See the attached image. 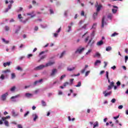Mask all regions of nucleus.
Instances as JSON below:
<instances>
[{
    "label": "nucleus",
    "mask_w": 128,
    "mask_h": 128,
    "mask_svg": "<svg viewBox=\"0 0 128 128\" xmlns=\"http://www.w3.org/2000/svg\"><path fill=\"white\" fill-rule=\"evenodd\" d=\"M8 118H10V116H6V117H2V120H0V124H4V122H4V120H8Z\"/></svg>",
    "instance_id": "nucleus-1"
},
{
    "label": "nucleus",
    "mask_w": 128,
    "mask_h": 128,
    "mask_svg": "<svg viewBox=\"0 0 128 128\" xmlns=\"http://www.w3.org/2000/svg\"><path fill=\"white\" fill-rule=\"evenodd\" d=\"M8 96V92L2 94L1 96L2 100H6V96Z\"/></svg>",
    "instance_id": "nucleus-2"
},
{
    "label": "nucleus",
    "mask_w": 128,
    "mask_h": 128,
    "mask_svg": "<svg viewBox=\"0 0 128 128\" xmlns=\"http://www.w3.org/2000/svg\"><path fill=\"white\" fill-rule=\"evenodd\" d=\"M44 68H46V66L44 65H40L39 66H36L34 68V70H42Z\"/></svg>",
    "instance_id": "nucleus-3"
},
{
    "label": "nucleus",
    "mask_w": 128,
    "mask_h": 128,
    "mask_svg": "<svg viewBox=\"0 0 128 128\" xmlns=\"http://www.w3.org/2000/svg\"><path fill=\"white\" fill-rule=\"evenodd\" d=\"M104 20H106V16H104L102 18V28H104V26H106V24H108L106 22H104Z\"/></svg>",
    "instance_id": "nucleus-4"
},
{
    "label": "nucleus",
    "mask_w": 128,
    "mask_h": 128,
    "mask_svg": "<svg viewBox=\"0 0 128 128\" xmlns=\"http://www.w3.org/2000/svg\"><path fill=\"white\" fill-rule=\"evenodd\" d=\"M20 28H22V26H17L16 29L15 30L14 34H18L20 32Z\"/></svg>",
    "instance_id": "nucleus-5"
},
{
    "label": "nucleus",
    "mask_w": 128,
    "mask_h": 128,
    "mask_svg": "<svg viewBox=\"0 0 128 128\" xmlns=\"http://www.w3.org/2000/svg\"><path fill=\"white\" fill-rule=\"evenodd\" d=\"M56 72H58V70L56 68L53 69L50 74V76H55V74H56Z\"/></svg>",
    "instance_id": "nucleus-6"
},
{
    "label": "nucleus",
    "mask_w": 128,
    "mask_h": 128,
    "mask_svg": "<svg viewBox=\"0 0 128 128\" xmlns=\"http://www.w3.org/2000/svg\"><path fill=\"white\" fill-rule=\"evenodd\" d=\"M84 48H82L81 49L78 48L75 52V54H78H78H82V52H84Z\"/></svg>",
    "instance_id": "nucleus-7"
},
{
    "label": "nucleus",
    "mask_w": 128,
    "mask_h": 128,
    "mask_svg": "<svg viewBox=\"0 0 128 128\" xmlns=\"http://www.w3.org/2000/svg\"><path fill=\"white\" fill-rule=\"evenodd\" d=\"M108 92L107 90L103 92V94H104V96L105 97L108 96H110V94H112V92Z\"/></svg>",
    "instance_id": "nucleus-8"
},
{
    "label": "nucleus",
    "mask_w": 128,
    "mask_h": 128,
    "mask_svg": "<svg viewBox=\"0 0 128 128\" xmlns=\"http://www.w3.org/2000/svg\"><path fill=\"white\" fill-rule=\"evenodd\" d=\"M12 116H14V118H16V116H18V113L16 112V111H14V110H12Z\"/></svg>",
    "instance_id": "nucleus-9"
},
{
    "label": "nucleus",
    "mask_w": 128,
    "mask_h": 128,
    "mask_svg": "<svg viewBox=\"0 0 128 128\" xmlns=\"http://www.w3.org/2000/svg\"><path fill=\"white\" fill-rule=\"evenodd\" d=\"M11 64H12V62H4L3 64V66H4V68H6L7 66H10Z\"/></svg>",
    "instance_id": "nucleus-10"
},
{
    "label": "nucleus",
    "mask_w": 128,
    "mask_h": 128,
    "mask_svg": "<svg viewBox=\"0 0 128 128\" xmlns=\"http://www.w3.org/2000/svg\"><path fill=\"white\" fill-rule=\"evenodd\" d=\"M52 64H54V62H49L48 63L46 64L45 67L50 66H52Z\"/></svg>",
    "instance_id": "nucleus-11"
},
{
    "label": "nucleus",
    "mask_w": 128,
    "mask_h": 128,
    "mask_svg": "<svg viewBox=\"0 0 128 128\" xmlns=\"http://www.w3.org/2000/svg\"><path fill=\"white\" fill-rule=\"evenodd\" d=\"M33 118H34V121L36 122V120H38V114H34L32 115Z\"/></svg>",
    "instance_id": "nucleus-12"
},
{
    "label": "nucleus",
    "mask_w": 128,
    "mask_h": 128,
    "mask_svg": "<svg viewBox=\"0 0 128 128\" xmlns=\"http://www.w3.org/2000/svg\"><path fill=\"white\" fill-rule=\"evenodd\" d=\"M92 38H91L88 43V46H92V44H94V42H92Z\"/></svg>",
    "instance_id": "nucleus-13"
},
{
    "label": "nucleus",
    "mask_w": 128,
    "mask_h": 128,
    "mask_svg": "<svg viewBox=\"0 0 128 128\" xmlns=\"http://www.w3.org/2000/svg\"><path fill=\"white\" fill-rule=\"evenodd\" d=\"M102 44H104V41H102V40H101L98 42L96 44V45L98 46H102Z\"/></svg>",
    "instance_id": "nucleus-14"
},
{
    "label": "nucleus",
    "mask_w": 128,
    "mask_h": 128,
    "mask_svg": "<svg viewBox=\"0 0 128 128\" xmlns=\"http://www.w3.org/2000/svg\"><path fill=\"white\" fill-rule=\"evenodd\" d=\"M25 96L26 98H32V94L30 93H26L25 94Z\"/></svg>",
    "instance_id": "nucleus-15"
},
{
    "label": "nucleus",
    "mask_w": 128,
    "mask_h": 128,
    "mask_svg": "<svg viewBox=\"0 0 128 128\" xmlns=\"http://www.w3.org/2000/svg\"><path fill=\"white\" fill-rule=\"evenodd\" d=\"M76 70V68L74 67H72V68H67V70L68 72H72V70Z\"/></svg>",
    "instance_id": "nucleus-16"
},
{
    "label": "nucleus",
    "mask_w": 128,
    "mask_h": 128,
    "mask_svg": "<svg viewBox=\"0 0 128 128\" xmlns=\"http://www.w3.org/2000/svg\"><path fill=\"white\" fill-rule=\"evenodd\" d=\"M106 78L107 80H108V82L110 84V78H108V72L106 71Z\"/></svg>",
    "instance_id": "nucleus-17"
},
{
    "label": "nucleus",
    "mask_w": 128,
    "mask_h": 128,
    "mask_svg": "<svg viewBox=\"0 0 128 128\" xmlns=\"http://www.w3.org/2000/svg\"><path fill=\"white\" fill-rule=\"evenodd\" d=\"M94 58H100V54L96 52V54L94 56Z\"/></svg>",
    "instance_id": "nucleus-18"
},
{
    "label": "nucleus",
    "mask_w": 128,
    "mask_h": 128,
    "mask_svg": "<svg viewBox=\"0 0 128 128\" xmlns=\"http://www.w3.org/2000/svg\"><path fill=\"white\" fill-rule=\"evenodd\" d=\"M42 82V79H40L39 80H36L34 82V86H36L37 84H38V82Z\"/></svg>",
    "instance_id": "nucleus-19"
},
{
    "label": "nucleus",
    "mask_w": 128,
    "mask_h": 128,
    "mask_svg": "<svg viewBox=\"0 0 128 128\" xmlns=\"http://www.w3.org/2000/svg\"><path fill=\"white\" fill-rule=\"evenodd\" d=\"M98 12H96L94 14L93 18H94V20H96V16H98Z\"/></svg>",
    "instance_id": "nucleus-20"
},
{
    "label": "nucleus",
    "mask_w": 128,
    "mask_h": 128,
    "mask_svg": "<svg viewBox=\"0 0 128 128\" xmlns=\"http://www.w3.org/2000/svg\"><path fill=\"white\" fill-rule=\"evenodd\" d=\"M100 8H102V5H98L97 6L96 12H98L100 10Z\"/></svg>",
    "instance_id": "nucleus-21"
},
{
    "label": "nucleus",
    "mask_w": 128,
    "mask_h": 128,
    "mask_svg": "<svg viewBox=\"0 0 128 128\" xmlns=\"http://www.w3.org/2000/svg\"><path fill=\"white\" fill-rule=\"evenodd\" d=\"M46 58V55H44L42 56L40 58V60H38V62H40L42 60H44V58Z\"/></svg>",
    "instance_id": "nucleus-22"
},
{
    "label": "nucleus",
    "mask_w": 128,
    "mask_h": 128,
    "mask_svg": "<svg viewBox=\"0 0 128 128\" xmlns=\"http://www.w3.org/2000/svg\"><path fill=\"white\" fill-rule=\"evenodd\" d=\"M2 40L3 42H4V44H8L10 43V41L8 40H6L5 38H2Z\"/></svg>",
    "instance_id": "nucleus-23"
},
{
    "label": "nucleus",
    "mask_w": 128,
    "mask_h": 128,
    "mask_svg": "<svg viewBox=\"0 0 128 128\" xmlns=\"http://www.w3.org/2000/svg\"><path fill=\"white\" fill-rule=\"evenodd\" d=\"M102 62L100 60H96V62H94V66H98V64H101Z\"/></svg>",
    "instance_id": "nucleus-24"
},
{
    "label": "nucleus",
    "mask_w": 128,
    "mask_h": 128,
    "mask_svg": "<svg viewBox=\"0 0 128 128\" xmlns=\"http://www.w3.org/2000/svg\"><path fill=\"white\" fill-rule=\"evenodd\" d=\"M20 94H17L15 96H12L11 97V100H13V98H20Z\"/></svg>",
    "instance_id": "nucleus-25"
},
{
    "label": "nucleus",
    "mask_w": 128,
    "mask_h": 128,
    "mask_svg": "<svg viewBox=\"0 0 128 128\" xmlns=\"http://www.w3.org/2000/svg\"><path fill=\"white\" fill-rule=\"evenodd\" d=\"M112 50V48L110 46H108L107 48H106V52H110V51Z\"/></svg>",
    "instance_id": "nucleus-26"
},
{
    "label": "nucleus",
    "mask_w": 128,
    "mask_h": 128,
    "mask_svg": "<svg viewBox=\"0 0 128 128\" xmlns=\"http://www.w3.org/2000/svg\"><path fill=\"white\" fill-rule=\"evenodd\" d=\"M11 78H12V80L16 78V74L14 73H12L11 74Z\"/></svg>",
    "instance_id": "nucleus-27"
},
{
    "label": "nucleus",
    "mask_w": 128,
    "mask_h": 128,
    "mask_svg": "<svg viewBox=\"0 0 128 128\" xmlns=\"http://www.w3.org/2000/svg\"><path fill=\"white\" fill-rule=\"evenodd\" d=\"M6 72H10V70L7 69L6 70L2 71L3 74H6Z\"/></svg>",
    "instance_id": "nucleus-28"
},
{
    "label": "nucleus",
    "mask_w": 128,
    "mask_h": 128,
    "mask_svg": "<svg viewBox=\"0 0 128 128\" xmlns=\"http://www.w3.org/2000/svg\"><path fill=\"white\" fill-rule=\"evenodd\" d=\"M82 86V82H78V84L75 86H76V88H80V86Z\"/></svg>",
    "instance_id": "nucleus-29"
},
{
    "label": "nucleus",
    "mask_w": 128,
    "mask_h": 128,
    "mask_svg": "<svg viewBox=\"0 0 128 128\" xmlns=\"http://www.w3.org/2000/svg\"><path fill=\"white\" fill-rule=\"evenodd\" d=\"M4 124L6 126H8V121L6 120H4Z\"/></svg>",
    "instance_id": "nucleus-30"
},
{
    "label": "nucleus",
    "mask_w": 128,
    "mask_h": 128,
    "mask_svg": "<svg viewBox=\"0 0 128 128\" xmlns=\"http://www.w3.org/2000/svg\"><path fill=\"white\" fill-rule=\"evenodd\" d=\"M89 38H90V36H88L87 37H86L84 40V42H88Z\"/></svg>",
    "instance_id": "nucleus-31"
},
{
    "label": "nucleus",
    "mask_w": 128,
    "mask_h": 128,
    "mask_svg": "<svg viewBox=\"0 0 128 128\" xmlns=\"http://www.w3.org/2000/svg\"><path fill=\"white\" fill-rule=\"evenodd\" d=\"M42 104L43 106H46V102H44V100H42Z\"/></svg>",
    "instance_id": "nucleus-32"
},
{
    "label": "nucleus",
    "mask_w": 128,
    "mask_h": 128,
    "mask_svg": "<svg viewBox=\"0 0 128 128\" xmlns=\"http://www.w3.org/2000/svg\"><path fill=\"white\" fill-rule=\"evenodd\" d=\"M95 124H94V128H96V126H98V121H96V122H95Z\"/></svg>",
    "instance_id": "nucleus-33"
},
{
    "label": "nucleus",
    "mask_w": 128,
    "mask_h": 128,
    "mask_svg": "<svg viewBox=\"0 0 128 128\" xmlns=\"http://www.w3.org/2000/svg\"><path fill=\"white\" fill-rule=\"evenodd\" d=\"M66 54V51H64L60 54V58H62V56H64V54Z\"/></svg>",
    "instance_id": "nucleus-34"
},
{
    "label": "nucleus",
    "mask_w": 128,
    "mask_h": 128,
    "mask_svg": "<svg viewBox=\"0 0 128 128\" xmlns=\"http://www.w3.org/2000/svg\"><path fill=\"white\" fill-rule=\"evenodd\" d=\"M4 28L6 32H8V30H10V28L8 27V26H5Z\"/></svg>",
    "instance_id": "nucleus-35"
},
{
    "label": "nucleus",
    "mask_w": 128,
    "mask_h": 128,
    "mask_svg": "<svg viewBox=\"0 0 128 128\" xmlns=\"http://www.w3.org/2000/svg\"><path fill=\"white\" fill-rule=\"evenodd\" d=\"M118 34L115 32L111 35V36L112 38L114 36H118Z\"/></svg>",
    "instance_id": "nucleus-36"
},
{
    "label": "nucleus",
    "mask_w": 128,
    "mask_h": 128,
    "mask_svg": "<svg viewBox=\"0 0 128 128\" xmlns=\"http://www.w3.org/2000/svg\"><path fill=\"white\" fill-rule=\"evenodd\" d=\"M16 90V86H14L13 87H12L10 89V90L11 92H14Z\"/></svg>",
    "instance_id": "nucleus-37"
},
{
    "label": "nucleus",
    "mask_w": 128,
    "mask_h": 128,
    "mask_svg": "<svg viewBox=\"0 0 128 128\" xmlns=\"http://www.w3.org/2000/svg\"><path fill=\"white\" fill-rule=\"evenodd\" d=\"M29 114H30V112L28 111L25 114H24V118L28 116Z\"/></svg>",
    "instance_id": "nucleus-38"
},
{
    "label": "nucleus",
    "mask_w": 128,
    "mask_h": 128,
    "mask_svg": "<svg viewBox=\"0 0 128 128\" xmlns=\"http://www.w3.org/2000/svg\"><path fill=\"white\" fill-rule=\"evenodd\" d=\"M90 71H87L85 73V76H88V74H90Z\"/></svg>",
    "instance_id": "nucleus-39"
},
{
    "label": "nucleus",
    "mask_w": 128,
    "mask_h": 128,
    "mask_svg": "<svg viewBox=\"0 0 128 128\" xmlns=\"http://www.w3.org/2000/svg\"><path fill=\"white\" fill-rule=\"evenodd\" d=\"M66 74L62 75L60 78V80H64V78H66Z\"/></svg>",
    "instance_id": "nucleus-40"
},
{
    "label": "nucleus",
    "mask_w": 128,
    "mask_h": 128,
    "mask_svg": "<svg viewBox=\"0 0 128 128\" xmlns=\"http://www.w3.org/2000/svg\"><path fill=\"white\" fill-rule=\"evenodd\" d=\"M112 12L113 14H116V12H118V10L116 9L113 8L112 9Z\"/></svg>",
    "instance_id": "nucleus-41"
},
{
    "label": "nucleus",
    "mask_w": 128,
    "mask_h": 128,
    "mask_svg": "<svg viewBox=\"0 0 128 128\" xmlns=\"http://www.w3.org/2000/svg\"><path fill=\"white\" fill-rule=\"evenodd\" d=\"M68 32H70L72 30V26H68Z\"/></svg>",
    "instance_id": "nucleus-42"
},
{
    "label": "nucleus",
    "mask_w": 128,
    "mask_h": 128,
    "mask_svg": "<svg viewBox=\"0 0 128 128\" xmlns=\"http://www.w3.org/2000/svg\"><path fill=\"white\" fill-rule=\"evenodd\" d=\"M50 14H54V10L50 8Z\"/></svg>",
    "instance_id": "nucleus-43"
},
{
    "label": "nucleus",
    "mask_w": 128,
    "mask_h": 128,
    "mask_svg": "<svg viewBox=\"0 0 128 128\" xmlns=\"http://www.w3.org/2000/svg\"><path fill=\"white\" fill-rule=\"evenodd\" d=\"M0 78L2 80H4V74H2L0 77Z\"/></svg>",
    "instance_id": "nucleus-44"
},
{
    "label": "nucleus",
    "mask_w": 128,
    "mask_h": 128,
    "mask_svg": "<svg viewBox=\"0 0 128 128\" xmlns=\"http://www.w3.org/2000/svg\"><path fill=\"white\" fill-rule=\"evenodd\" d=\"M110 86H114V82H112L110 84Z\"/></svg>",
    "instance_id": "nucleus-45"
},
{
    "label": "nucleus",
    "mask_w": 128,
    "mask_h": 128,
    "mask_svg": "<svg viewBox=\"0 0 128 128\" xmlns=\"http://www.w3.org/2000/svg\"><path fill=\"white\" fill-rule=\"evenodd\" d=\"M18 18H19V20H22V14H20L18 15Z\"/></svg>",
    "instance_id": "nucleus-46"
},
{
    "label": "nucleus",
    "mask_w": 128,
    "mask_h": 128,
    "mask_svg": "<svg viewBox=\"0 0 128 128\" xmlns=\"http://www.w3.org/2000/svg\"><path fill=\"white\" fill-rule=\"evenodd\" d=\"M69 83L68 82H66L65 83H64V86H66L68 85Z\"/></svg>",
    "instance_id": "nucleus-47"
},
{
    "label": "nucleus",
    "mask_w": 128,
    "mask_h": 128,
    "mask_svg": "<svg viewBox=\"0 0 128 128\" xmlns=\"http://www.w3.org/2000/svg\"><path fill=\"white\" fill-rule=\"evenodd\" d=\"M122 108H124V106H122V105H120L118 106V110H122Z\"/></svg>",
    "instance_id": "nucleus-48"
},
{
    "label": "nucleus",
    "mask_w": 128,
    "mask_h": 128,
    "mask_svg": "<svg viewBox=\"0 0 128 128\" xmlns=\"http://www.w3.org/2000/svg\"><path fill=\"white\" fill-rule=\"evenodd\" d=\"M86 72V69H82V70H81L80 72L81 74H84V72Z\"/></svg>",
    "instance_id": "nucleus-49"
},
{
    "label": "nucleus",
    "mask_w": 128,
    "mask_h": 128,
    "mask_svg": "<svg viewBox=\"0 0 128 128\" xmlns=\"http://www.w3.org/2000/svg\"><path fill=\"white\" fill-rule=\"evenodd\" d=\"M111 102L112 103V104H114V102H116V98H112L111 100Z\"/></svg>",
    "instance_id": "nucleus-50"
},
{
    "label": "nucleus",
    "mask_w": 128,
    "mask_h": 128,
    "mask_svg": "<svg viewBox=\"0 0 128 128\" xmlns=\"http://www.w3.org/2000/svg\"><path fill=\"white\" fill-rule=\"evenodd\" d=\"M34 30H36V32L38 30V27L37 26H36L34 27Z\"/></svg>",
    "instance_id": "nucleus-51"
},
{
    "label": "nucleus",
    "mask_w": 128,
    "mask_h": 128,
    "mask_svg": "<svg viewBox=\"0 0 128 128\" xmlns=\"http://www.w3.org/2000/svg\"><path fill=\"white\" fill-rule=\"evenodd\" d=\"M17 70H22V68L20 67V66H18L17 67Z\"/></svg>",
    "instance_id": "nucleus-52"
},
{
    "label": "nucleus",
    "mask_w": 128,
    "mask_h": 128,
    "mask_svg": "<svg viewBox=\"0 0 128 128\" xmlns=\"http://www.w3.org/2000/svg\"><path fill=\"white\" fill-rule=\"evenodd\" d=\"M44 52H46V51H42V52H40L39 54V56H42V54H44Z\"/></svg>",
    "instance_id": "nucleus-53"
},
{
    "label": "nucleus",
    "mask_w": 128,
    "mask_h": 128,
    "mask_svg": "<svg viewBox=\"0 0 128 128\" xmlns=\"http://www.w3.org/2000/svg\"><path fill=\"white\" fill-rule=\"evenodd\" d=\"M128 56H125V62L126 63V62H128Z\"/></svg>",
    "instance_id": "nucleus-54"
},
{
    "label": "nucleus",
    "mask_w": 128,
    "mask_h": 128,
    "mask_svg": "<svg viewBox=\"0 0 128 128\" xmlns=\"http://www.w3.org/2000/svg\"><path fill=\"white\" fill-rule=\"evenodd\" d=\"M111 68L112 70H116V66H114L111 67Z\"/></svg>",
    "instance_id": "nucleus-55"
},
{
    "label": "nucleus",
    "mask_w": 128,
    "mask_h": 128,
    "mask_svg": "<svg viewBox=\"0 0 128 128\" xmlns=\"http://www.w3.org/2000/svg\"><path fill=\"white\" fill-rule=\"evenodd\" d=\"M81 16H84V11H82V12H81Z\"/></svg>",
    "instance_id": "nucleus-56"
},
{
    "label": "nucleus",
    "mask_w": 128,
    "mask_h": 128,
    "mask_svg": "<svg viewBox=\"0 0 128 128\" xmlns=\"http://www.w3.org/2000/svg\"><path fill=\"white\" fill-rule=\"evenodd\" d=\"M60 30H62V27H60L58 30H57L56 32L58 33L60 32Z\"/></svg>",
    "instance_id": "nucleus-57"
},
{
    "label": "nucleus",
    "mask_w": 128,
    "mask_h": 128,
    "mask_svg": "<svg viewBox=\"0 0 128 128\" xmlns=\"http://www.w3.org/2000/svg\"><path fill=\"white\" fill-rule=\"evenodd\" d=\"M118 118H120V115H118L114 117V120H118Z\"/></svg>",
    "instance_id": "nucleus-58"
},
{
    "label": "nucleus",
    "mask_w": 128,
    "mask_h": 128,
    "mask_svg": "<svg viewBox=\"0 0 128 128\" xmlns=\"http://www.w3.org/2000/svg\"><path fill=\"white\" fill-rule=\"evenodd\" d=\"M58 33H54V36L55 37V38H58Z\"/></svg>",
    "instance_id": "nucleus-59"
},
{
    "label": "nucleus",
    "mask_w": 128,
    "mask_h": 128,
    "mask_svg": "<svg viewBox=\"0 0 128 128\" xmlns=\"http://www.w3.org/2000/svg\"><path fill=\"white\" fill-rule=\"evenodd\" d=\"M116 84L118 86H120V81H118L117 82H116Z\"/></svg>",
    "instance_id": "nucleus-60"
},
{
    "label": "nucleus",
    "mask_w": 128,
    "mask_h": 128,
    "mask_svg": "<svg viewBox=\"0 0 128 128\" xmlns=\"http://www.w3.org/2000/svg\"><path fill=\"white\" fill-rule=\"evenodd\" d=\"M58 94L59 96H60V95L62 94V91H60V90L58 91Z\"/></svg>",
    "instance_id": "nucleus-61"
},
{
    "label": "nucleus",
    "mask_w": 128,
    "mask_h": 128,
    "mask_svg": "<svg viewBox=\"0 0 128 128\" xmlns=\"http://www.w3.org/2000/svg\"><path fill=\"white\" fill-rule=\"evenodd\" d=\"M90 52H92V50H89L88 52L86 53V54H88Z\"/></svg>",
    "instance_id": "nucleus-62"
},
{
    "label": "nucleus",
    "mask_w": 128,
    "mask_h": 128,
    "mask_svg": "<svg viewBox=\"0 0 128 128\" xmlns=\"http://www.w3.org/2000/svg\"><path fill=\"white\" fill-rule=\"evenodd\" d=\"M112 86H110H110H108V90H110L112 88Z\"/></svg>",
    "instance_id": "nucleus-63"
},
{
    "label": "nucleus",
    "mask_w": 128,
    "mask_h": 128,
    "mask_svg": "<svg viewBox=\"0 0 128 128\" xmlns=\"http://www.w3.org/2000/svg\"><path fill=\"white\" fill-rule=\"evenodd\" d=\"M18 128H22V126L21 124H18Z\"/></svg>",
    "instance_id": "nucleus-64"
}]
</instances>
